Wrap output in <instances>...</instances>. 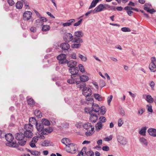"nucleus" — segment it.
Segmentation results:
<instances>
[{
	"label": "nucleus",
	"mask_w": 156,
	"mask_h": 156,
	"mask_svg": "<svg viewBox=\"0 0 156 156\" xmlns=\"http://www.w3.org/2000/svg\"><path fill=\"white\" fill-rule=\"evenodd\" d=\"M104 9V5L102 4H100L94 9L93 11L92 12L93 14H94L98 12H101Z\"/></svg>",
	"instance_id": "9"
},
{
	"label": "nucleus",
	"mask_w": 156,
	"mask_h": 156,
	"mask_svg": "<svg viewBox=\"0 0 156 156\" xmlns=\"http://www.w3.org/2000/svg\"><path fill=\"white\" fill-rule=\"evenodd\" d=\"M23 2H24V4H25V6H27L26 9H29V5L27 2L25 0H22Z\"/></svg>",
	"instance_id": "64"
},
{
	"label": "nucleus",
	"mask_w": 156,
	"mask_h": 156,
	"mask_svg": "<svg viewBox=\"0 0 156 156\" xmlns=\"http://www.w3.org/2000/svg\"><path fill=\"white\" fill-rule=\"evenodd\" d=\"M146 100L148 102L150 103H151L153 102V99L150 95H148L146 96Z\"/></svg>",
	"instance_id": "36"
},
{
	"label": "nucleus",
	"mask_w": 156,
	"mask_h": 156,
	"mask_svg": "<svg viewBox=\"0 0 156 156\" xmlns=\"http://www.w3.org/2000/svg\"><path fill=\"white\" fill-rule=\"evenodd\" d=\"M75 21V20L74 19H71L67 20V22L66 23H64L62 24L63 27L69 26L71 25L72 23Z\"/></svg>",
	"instance_id": "19"
},
{
	"label": "nucleus",
	"mask_w": 156,
	"mask_h": 156,
	"mask_svg": "<svg viewBox=\"0 0 156 156\" xmlns=\"http://www.w3.org/2000/svg\"><path fill=\"white\" fill-rule=\"evenodd\" d=\"M147 110L148 112L151 113L153 112V110L152 108V106L151 105H147Z\"/></svg>",
	"instance_id": "51"
},
{
	"label": "nucleus",
	"mask_w": 156,
	"mask_h": 156,
	"mask_svg": "<svg viewBox=\"0 0 156 156\" xmlns=\"http://www.w3.org/2000/svg\"><path fill=\"white\" fill-rule=\"evenodd\" d=\"M41 122L44 125L48 126L50 125V122L49 121L45 119H42L41 120Z\"/></svg>",
	"instance_id": "32"
},
{
	"label": "nucleus",
	"mask_w": 156,
	"mask_h": 156,
	"mask_svg": "<svg viewBox=\"0 0 156 156\" xmlns=\"http://www.w3.org/2000/svg\"><path fill=\"white\" fill-rule=\"evenodd\" d=\"M8 143H6L5 144L7 146L12 147H19V145L16 142H8Z\"/></svg>",
	"instance_id": "17"
},
{
	"label": "nucleus",
	"mask_w": 156,
	"mask_h": 156,
	"mask_svg": "<svg viewBox=\"0 0 156 156\" xmlns=\"http://www.w3.org/2000/svg\"><path fill=\"white\" fill-rule=\"evenodd\" d=\"M106 109L105 107L102 106L101 108V113L102 115H104L106 112Z\"/></svg>",
	"instance_id": "46"
},
{
	"label": "nucleus",
	"mask_w": 156,
	"mask_h": 156,
	"mask_svg": "<svg viewBox=\"0 0 156 156\" xmlns=\"http://www.w3.org/2000/svg\"><path fill=\"white\" fill-rule=\"evenodd\" d=\"M36 126L37 130L39 132L42 131L44 129V126L42 123L38 124L37 122L36 124Z\"/></svg>",
	"instance_id": "20"
},
{
	"label": "nucleus",
	"mask_w": 156,
	"mask_h": 156,
	"mask_svg": "<svg viewBox=\"0 0 156 156\" xmlns=\"http://www.w3.org/2000/svg\"><path fill=\"white\" fill-rule=\"evenodd\" d=\"M80 37L74 38L73 40V42L74 43H82L83 41L82 39Z\"/></svg>",
	"instance_id": "31"
},
{
	"label": "nucleus",
	"mask_w": 156,
	"mask_h": 156,
	"mask_svg": "<svg viewBox=\"0 0 156 156\" xmlns=\"http://www.w3.org/2000/svg\"><path fill=\"white\" fill-rule=\"evenodd\" d=\"M99 1V0H93L90 5V7H89L88 9H90L91 8L95 7L97 3Z\"/></svg>",
	"instance_id": "27"
},
{
	"label": "nucleus",
	"mask_w": 156,
	"mask_h": 156,
	"mask_svg": "<svg viewBox=\"0 0 156 156\" xmlns=\"http://www.w3.org/2000/svg\"><path fill=\"white\" fill-rule=\"evenodd\" d=\"M27 101L28 105L31 106H33L35 104V102L34 100L31 98H30L28 99Z\"/></svg>",
	"instance_id": "33"
},
{
	"label": "nucleus",
	"mask_w": 156,
	"mask_h": 156,
	"mask_svg": "<svg viewBox=\"0 0 156 156\" xmlns=\"http://www.w3.org/2000/svg\"><path fill=\"white\" fill-rule=\"evenodd\" d=\"M149 68L151 72H154L156 71V66L155 63H150Z\"/></svg>",
	"instance_id": "21"
},
{
	"label": "nucleus",
	"mask_w": 156,
	"mask_h": 156,
	"mask_svg": "<svg viewBox=\"0 0 156 156\" xmlns=\"http://www.w3.org/2000/svg\"><path fill=\"white\" fill-rule=\"evenodd\" d=\"M69 72L71 73L70 79L67 80V82L70 84L76 83V85L79 84L80 81L79 80V74L78 73L79 70L77 67H74L69 68Z\"/></svg>",
	"instance_id": "1"
},
{
	"label": "nucleus",
	"mask_w": 156,
	"mask_h": 156,
	"mask_svg": "<svg viewBox=\"0 0 156 156\" xmlns=\"http://www.w3.org/2000/svg\"><path fill=\"white\" fill-rule=\"evenodd\" d=\"M104 9H111V7L109 5L105 4V5H104Z\"/></svg>",
	"instance_id": "62"
},
{
	"label": "nucleus",
	"mask_w": 156,
	"mask_h": 156,
	"mask_svg": "<svg viewBox=\"0 0 156 156\" xmlns=\"http://www.w3.org/2000/svg\"><path fill=\"white\" fill-rule=\"evenodd\" d=\"M102 149L104 151H109V148L107 146H104L102 147Z\"/></svg>",
	"instance_id": "61"
},
{
	"label": "nucleus",
	"mask_w": 156,
	"mask_h": 156,
	"mask_svg": "<svg viewBox=\"0 0 156 156\" xmlns=\"http://www.w3.org/2000/svg\"><path fill=\"white\" fill-rule=\"evenodd\" d=\"M8 2L10 6H12L15 4L13 0H8Z\"/></svg>",
	"instance_id": "59"
},
{
	"label": "nucleus",
	"mask_w": 156,
	"mask_h": 156,
	"mask_svg": "<svg viewBox=\"0 0 156 156\" xmlns=\"http://www.w3.org/2000/svg\"><path fill=\"white\" fill-rule=\"evenodd\" d=\"M83 20L82 19H80L79 20L77 21V22L73 24L74 26H78L80 25L81 23L82 22Z\"/></svg>",
	"instance_id": "48"
},
{
	"label": "nucleus",
	"mask_w": 156,
	"mask_h": 156,
	"mask_svg": "<svg viewBox=\"0 0 156 156\" xmlns=\"http://www.w3.org/2000/svg\"><path fill=\"white\" fill-rule=\"evenodd\" d=\"M123 123V122L122 119H120L119 120L118 122V126L119 127L121 126Z\"/></svg>",
	"instance_id": "56"
},
{
	"label": "nucleus",
	"mask_w": 156,
	"mask_h": 156,
	"mask_svg": "<svg viewBox=\"0 0 156 156\" xmlns=\"http://www.w3.org/2000/svg\"><path fill=\"white\" fill-rule=\"evenodd\" d=\"M94 97L96 100L101 101L102 100V97L98 94H94Z\"/></svg>",
	"instance_id": "34"
},
{
	"label": "nucleus",
	"mask_w": 156,
	"mask_h": 156,
	"mask_svg": "<svg viewBox=\"0 0 156 156\" xmlns=\"http://www.w3.org/2000/svg\"><path fill=\"white\" fill-rule=\"evenodd\" d=\"M62 127L64 128H68L69 126V124L66 122H64L62 124Z\"/></svg>",
	"instance_id": "55"
},
{
	"label": "nucleus",
	"mask_w": 156,
	"mask_h": 156,
	"mask_svg": "<svg viewBox=\"0 0 156 156\" xmlns=\"http://www.w3.org/2000/svg\"><path fill=\"white\" fill-rule=\"evenodd\" d=\"M103 125L101 122H98L95 125V129L96 131L98 132L102 128Z\"/></svg>",
	"instance_id": "22"
},
{
	"label": "nucleus",
	"mask_w": 156,
	"mask_h": 156,
	"mask_svg": "<svg viewBox=\"0 0 156 156\" xmlns=\"http://www.w3.org/2000/svg\"><path fill=\"white\" fill-rule=\"evenodd\" d=\"M63 39L65 42L69 43L73 40V37L71 33H66L63 36Z\"/></svg>",
	"instance_id": "4"
},
{
	"label": "nucleus",
	"mask_w": 156,
	"mask_h": 156,
	"mask_svg": "<svg viewBox=\"0 0 156 156\" xmlns=\"http://www.w3.org/2000/svg\"><path fill=\"white\" fill-rule=\"evenodd\" d=\"M86 86V84L84 83H82L81 84H80V85L78 86V87L80 88V89L82 88H84Z\"/></svg>",
	"instance_id": "60"
},
{
	"label": "nucleus",
	"mask_w": 156,
	"mask_h": 156,
	"mask_svg": "<svg viewBox=\"0 0 156 156\" xmlns=\"http://www.w3.org/2000/svg\"><path fill=\"white\" fill-rule=\"evenodd\" d=\"M79 69L80 71L82 72H83L84 71V66L82 64H80L79 65Z\"/></svg>",
	"instance_id": "52"
},
{
	"label": "nucleus",
	"mask_w": 156,
	"mask_h": 156,
	"mask_svg": "<svg viewBox=\"0 0 156 156\" xmlns=\"http://www.w3.org/2000/svg\"><path fill=\"white\" fill-rule=\"evenodd\" d=\"M79 79H80V80L81 81L85 82L89 80V78L88 76L86 75H83L80 76L79 74Z\"/></svg>",
	"instance_id": "23"
},
{
	"label": "nucleus",
	"mask_w": 156,
	"mask_h": 156,
	"mask_svg": "<svg viewBox=\"0 0 156 156\" xmlns=\"http://www.w3.org/2000/svg\"><path fill=\"white\" fill-rule=\"evenodd\" d=\"M24 134L25 137L28 138H31L33 136V133L31 130H26Z\"/></svg>",
	"instance_id": "18"
},
{
	"label": "nucleus",
	"mask_w": 156,
	"mask_h": 156,
	"mask_svg": "<svg viewBox=\"0 0 156 156\" xmlns=\"http://www.w3.org/2000/svg\"><path fill=\"white\" fill-rule=\"evenodd\" d=\"M50 27L48 25H44L43 26L42 30L43 31H47L49 30L50 29Z\"/></svg>",
	"instance_id": "38"
},
{
	"label": "nucleus",
	"mask_w": 156,
	"mask_h": 156,
	"mask_svg": "<svg viewBox=\"0 0 156 156\" xmlns=\"http://www.w3.org/2000/svg\"><path fill=\"white\" fill-rule=\"evenodd\" d=\"M145 111V109L144 108H140L139 109L138 111V114L141 115Z\"/></svg>",
	"instance_id": "53"
},
{
	"label": "nucleus",
	"mask_w": 156,
	"mask_h": 156,
	"mask_svg": "<svg viewBox=\"0 0 156 156\" xmlns=\"http://www.w3.org/2000/svg\"><path fill=\"white\" fill-rule=\"evenodd\" d=\"M83 128L86 130H88L85 134L87 136H90L93 134V132L94 130V127H93L91 124L89 122L85 123L83 126Z\"/></svg>",
	"instance_id": "2"
},
{
	"label": "nucleus",
	"mask_w": 156,
	"mask_h": 156,
	"mask_svg": "<svg viewBox=\"0 0 156 156\" xmlns=\"http://www.w3.org/2000/svg\"><path fill=\"white\" fill-rule=\"evenodd\" d=\"M147 128L146 126L142 127L139 131V133L143 136H145L146 135V130Z\"/></svg>",
	"instance_id": "24"
},
{
	"label": "nucleus",
	"mask_w": 156,
	"mask_h": 156,
	"mask_svg": "<svg viewBox=\"0 0 156 156\" xmlns=\"http://www.w3.org/2000/svg\"><path fill=\"white\" fill-rule=\"evenodd\" d=\"M124 9L126 10H133L137 12H139V10L137 9L128 6L125 7L124 8Z\"/></svg>",
	"instance_id": "35"
},
{
	"label": "nucleus",
	"mask_w": 156,
	"mask_h": 156,
	"mask_svg": "<svg viewBox=\"0 0 156 156\" xmlns=\"http://www.w3.org/2000/svg\"><path fill=\"white\" fill-rule=\"evenodd\" d=\"M15 137L18 140H23L25 138L24 134L22 133H19L16 134Z\"/></svg>",
	"instance_id": "12"
},
{
	"label": "nucleus",
	"mask_w": 156,
	"mask_h": 156,
	"mask_svg": "<svg viewBox=\"0 0 156 156\" xmlns=\"http://www.w3.org/2000/svg\"><path fill=\"white\" fill-rule=\"evenodd\" d=\"M105 81L103 80H101L100 81V87L102 88L103 87L105 86Z\"/></svg>",
	"instance_id": "50"
},
{
	"label": "nucleus",
	"mask_w": 156,
	"mask_h": 156,
	"mask_svg": "<svg viewBox=\"0 0 156 156\" xmlns=\"http://www.w3.org/2000/svg\"><path fill=\"white\" fill-rule=\"evenodd\" d=\"M75 36L78 37H81L83 36V34L81 31H78L75 32Z\"/></svg>",
	"instance_id": "28"
},
{
	"label": "nucleus",
	"mask_w": 156,
	"mask_h": 156,
	"mask_svg": "<svg viewBox=\"0 0 156 156\" xmlns=\"http://www.w3.org/2000/svg\"><path fill=\"white\" fill-rule=\"evenodd\" d=\"M78 56L82 61L85 62L87 60V58L86 57L83 56L80 54H78Z\"/></svg>",
	"instance_id": "42"
},
{
	"label": "nucleus",
	"mask_w": 156,
	"mask_h": 156,
	"mask_svg": "<svg viewBox=\"0 0 156 156\" xmlns=\"http://www.w3.org/2000/svg\"><path fill=\"white\" fill-rule=\"evenodd\" d=\"M140 142L142 144L147 146L148 144V143L147 140L144 138L142 137L140 138Z\"/></svg>",
	"instance_id": "37"
},
{
	"label": "nucleus",
	"mask_w": 156,
	"mask_h": 156,
	"mask_svg": "<svg viewBox=\"0 0 156 156\" xmlns=\"http://www.w3.org/2000/svg\"><path fill=\"white\" fill-rule=\"evenodd\" d=\"M32 14V13L30 11H25L23 14V18L25 20H28L31 17Z\"/></svg>",
	"instance_id": "8"
},
{
	"label": "nucleus",
	"mask_w": 156,
	"mask_h": 156,
	"mask_svg": "<svg viewBox=\"0 0 156 156\" xmlns=\"http://www.w3.org/2000/svg\"><path fill=\"white\" fill-rule=\"evenodd\" d=\"M99 119V122H101V123H105L106 121V119L105 117L104 116L100 117Z\"/></svg>",
	"instance_id": "41"
},
{
	"label": "nucleus",
	"mask_w": 156,
	"mask_h": 156,
	"mask_svg": "<svg viewBox=\"0 0 156 156\" xmlns=\"http://www.w3.org/2000/svg\"><path fill=\"white\" fill-rule=\"evenodd\" d=\"M121 30L124 32L131 31V30L129 28L126 27L122 28Z\"/></svg>",
	"instance_id": "47"
},
{
	"label": "nucleus",
	"mask_w": 156,
	"mask_h": 156,
	"mask_svg": "<svg viewBox=\"0 0 156 156\" xmlns=\"http://www.w3.org/2000/svg\"><path fill=\"white\" fill-rule=\"evenodd\" d=\"M155 86V83L153 81H151L150 83V86L151 87L152 90H153Z\"/></svg>",
	"instance_id": "63"
},
{
	"label": "nucleus",
	"mask_w": 156,
	"mask_h": 156,
	"mask_svg": "<svg viewBox=\"0 0 156 156\" xmlns=\"http://www.w3.org/2000/svg\"><path fill=\"white\" fill-rule=\"evenodd\" d=\"M24 128L26 130H31V131L33 129V126L30 123L25 124Z\"/></svg>",
	"instance_id": "26"
},
{
	"label": "nucleus",
	"mask_w": 156,
	"mask_h": 156,
	"mask_svg": "<svg viewBox=\"0 0 156 156\" xmlns=\"http://www.w3.org/2000/svg\"><path fill=\"white\" fill-rule=\"evenodd\" d=\"M23 6V2L19 1L16 3V6L17 9H21Z\"/></svg>",
	"instance_id": "30"
},
{
	"label": "nucleus",
	"mask_w": 156,
	"mask_h": 156,
	"mask_svg": "<svg viewBox=\"0 0 156 156\" xmlns=\"http://www.w3.org/2000/svg\"><path fill=\"white\" fill-rule=\"evenodd\" d=\"M62 50H68L70 48V45L68 42L62 43L60 46Z\"/></svg>",
	"instance_id": "10"
},
{
	"label": "nucleus",
	"mask_w": 156,
	"mask_h": 156,
	"mask_svg": "<svg viewBox=\"0 0 156 156\" xmlns=\"http://www.w3.org/2000/svg\"><path fill=\"white\" fill-rule=\"evenodd\" d=\"M89 113L90 115L91 116L90 118V121L92 122H95L98 119L97 115L92 113V111L89 112Z\"/></svg>",
	"instance_id": "11"
},
{
	"label": "nucleus",
	"mask_w": 156,
	"mask_h": 156,
	"mask_svg": "<svg viewBox=\"0 0 156 156\" xmlns=\"http://www.w3.org/2000/svg\"><path fill=\"white\" fill-rule=\"evenodd\" d=\"M112 135H110L109 136H108L104 138V140L106 141H109L112 140Z\"/></svg>",
	"instance_id": "57"
},
{
	"label": "nucleus",
	"mask_w": 156,
	"mask_h": 156,
	"mask_svg": "<svg viewBox=\"0 0 156 156\" xmlns=\"http://www.w3.org/2000/svg\"><path fill=\"white\" fill-rule=\"evenodd\" d=\"M147 132L150 136L153 137H156V129L150 128L148 129Z\"/></svg>",
	"instance_id": "14"
},
{
	"label": "nucleus",
	"mask_w": 156,
	"mask_h": 156,
	"mask_svg": "<svg viewBox=\"0 0 156 156\" xmlns=\"http://www.w3.org/2000/svg\"><path fill=\"white\" fill-rule=\"evenodd\" d=\"M113 96L112 95L110 96L109 97H108L107 98V102L108 105H110V102L112 99Z\"/></svg>",
	"instance_id": "54"
},
{
	"label": "nucleus",
	"mask_w": 156,
	"mask_h": 156,
	"mask_svg": "<svg viewBox=\"0 0 156 156\" xmlns=\"http://www.w3.org/2000/svg\"><path fill=\"white\" fill-rule=\"evenodd\" d=\"M66 58V55L63 54H62L57 57V59L59 60V63L61 64L66 63L67 60Z\"/></svg>",
	"instance_id": "3"
},
{
	"label": "nucleus",
	"mask_w": 156,
	"mask_h": 156,
	"mask_svg": "<svg viewBox=\"0 0 156 156\" xmlns=\"http://www.w3.org/2000/svg\"><path fill=\"white\" fill-rule=\"evenodd\" d=\"M66 63H67L69 68L76 67L77 65L76 62L73 60H70L69 61L67 60Z\"/></svg>",
	"instance_id": "16"
},
{
	"label": "nucleus",
	"mask_w": 156,
	"mask_h": 156,
	"mask_svg": "<svg viewBox=\"0 0 156 156\" xmlns=\"http://www.w3.org/2000/svg\"><path fill=\"white\" fill-rule=\"evenodd\" d=\"M38 140V138L37 136H34V137L32 139V140H31V142L34 143H36L37 141Z\"/></svg>",
	"instance_id": "58"
},
{
	"label": "nucleus",
	"mask_w": 156,
	"mask_h": 156,
	"mask_svg": "<svg viewBox=\"0 0 156 156\" xmlns=\"http://www.w3.org/2000/svg\"><path fill=\"white\" fill-rule=\"evenodd\" d=\"M29 122H30L32 123V124H36L37 122V121L35 118L33 117H31L30 119Z\"/></svg>",
	"instance_id": "43"
},
{
	"label": "nucleus",
	"mask_w": 156,
	"mask_h": 156,
	"mask_svg": "<svg viewBox=\"0 0 156 156\" xmlns=\"http://www.w3.org/2000/svg\"><path fill=\"white\" fill-rule=\"evenodd\" d=\"M92 94V91L90 89L85 87L83 89V94L86 97L90 96Z\"/></svg>",
	"instance_id": "7"
},
{
	"label": "nucleus",
	"mask_w": 156,
	"mask_h": 156,
	"mask_svg": "<svg viewBox=\"0 0 156 156\" xmlns=\"http://www.w3.org/2000/svg\"><path fill=\"white\" fill-rule=\"evenodd\" d=\"M49 142L47 140H44L41 144L42 146L47 147L49 146Z\"/></svg>",
	"instance_id": "44"
},
{
	"label": "nucleus",
	"mask_w": 156,
	"mask_h": 156,
	"mask_svg": "<svg viewBox=\"0 0 156 156\" xmlns=\"http://www.w3.org/2000/svg\"><path fill=\"white\" fill-rule=\"evenodd\" d=\"M34 114L37 117L40 118L42 117V115L40 111L36 109L34 112Z\"/></svg>",
	"instance_id": "29"
},
{
	"label": "nucleus",
	"mask_w": 156,
	"mask_h": 156,
	"mask_svg": "<svg viewBox=\"0 0 156 156\" xmlns=\"http://www.w3.org/2000/svg\"><path fill=\"white\" fill-rule=\"evenodd\" d=\"M117 139L118 141L123 146L125 145L127 143L128 141L126 139L121 136H118Z\"/></svg>",
	"instance_id": "6"
},
{
	"label": "nucleus",
	"mask_w": 156,
	"mask_h": 156,
	"mask_svg": "<svg viewBox=\"0 0 156 156\" xmlns=\"http://www.w3.org/2000/svg\"><path fill=\"white\" fill-rule=\"evenodd\" d=\"M100 109V107L98 104H96L94 105V104L93 103L92 107V109L89 112L92 111V113H93V111L97 112L99 111Z\"/></svg>",
	"instance_id": "13"
},
{
	"label": "nucleus",
	"mask_w": 156,
	"mask_h": 156,
	"mask_svg": "<svg viewBox=\"0 0 156 156\" xmlns=\"http://www.w3.org/2000/svg\"><path fill=\"white\" fill-rule=\"evenodd\" d=\"M81 46V44H73L71 45V48H79Z\"/></svg>",
	"instance_id": "39"
},
{
	"label": "nucleus",
	"mask_w": 156,
	"mask_h": 156,
	"mask_svg": "<svg viewBox=\"0 0 156 156\" xmlns=\"http://www.w3.org/2000/svg\"><path fill=\"white\" fill-rule=\"evenodd\" d=\"M41 153L40 152L38 151H32L31 154L35 156H38Z\"/></svg>",
	"instance_id": "40"
},
{
	"label": "nucleus",
	"mask_w": 156,
	"mask_h": 156,
	"mask_svg": "<svg viewBox=\"0 0 156 156\" xmlns=\"http://www.w3.org/2000/svg\"><path fill=\"white\" fill-rule=\"evenodd\" d=\"M61 142L62 143L66 145V147L70 143V140L67 138H63L61 140Z\"/></svg>",
	"instance_id": "25"
},
{
	"label": "nucleus",
	"mask_w": 156,
	"mask_h": 156,
	"mask_svg": "<svg viewBox=\"0 0 156 156\" xmlns=\"http://www.w3.org/2000/svg\"><path fill=\"white\" fill-rule=\"evenodd\" d=\"M41 20V24L42 25L44 22H46L47 21V19L44 17H42L41 16L39 17Z\"/></svg>",
	"instance_id": "49"
},
{
	"label": "nucleus",
	"mask_w": 156,
	"mask_h": 156,
	"mask_svg": "<svg viewBox=\"0 0 156 156\" xmlns=\"http://www.w3.org/2000/svg\"><path fill=\"white\" fill-rule=\"evenodd\" d=\"M18 143L21 146H23L26 144V140H19Z\"/></svg>",
	"instance_id": "45"
},
{
	"label": "nucleus",
	"mask_w": 156,
	"mask_h": 156,
	"mask_svg": "<svg viewBox=\"0 0 156 156\" xmlns=\"http://www.w3.org/2000/svg\"><path fill=\"white\" fill-rule=\"evenodd\" d=\"M5 137L8 142H12L14 138L12 134L10 133L6 134L5 135Z\"/></svg>",
	"instance_id": "15"
},
{
	"label": "nucleus",
	"mask_w": 156,
	"mask_h": 156,
	"mask_svg": "<svg viewBox=\"0 0 156 156\" xmlns=\"http://www.w3.org/2000/svg\"><path fill=\"white\" fill-rule=\"evenodd\" d=\"M66 151L69 153H74L76 151L75 145L73 143H70L65 147Z\"/></svg>",
	"instance_id": "5"
}]
</instances>
